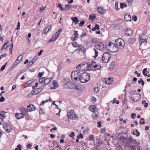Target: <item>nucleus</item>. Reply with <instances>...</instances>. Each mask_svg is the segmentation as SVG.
Returning a JSON list of instances; mask_svg holds the SVG:
<instances>
[{
	"mask_svg": "<svg viewBox=\"0 0 150 150\" xmlns=\"http://www.w3.org/2000/svg\"><path fill=\"white\" fill-rule=\"evenodd\" d=\"M116 45L110 42H107L105 43L107 48L112 52H115L119 49H122L124 47L125 42L124 40L120 38L115 40Z\"/></svg>",
	"mask_w": 150,
	"mask_h": 150,
	"instance_id": "nucleus-1",
	"label": "nucleus"
},
{
	"mask_svg": "<svg viewBox=\"0 0 150 150\" xmlns=\"http://www.w3.org/2000/svg\"><path fill=\"white\" fill-rule=\"evenodd\" d=\"M90 79L89 74L84 72L81 74L80 76L79 80L81 83H85L88 81Z\"/></svg>",
	"mask_w": 150,
	"mask_h": 150,
	"instance_id": "nucleus-2",
	"label": "nucleus"
},
{
	"mask_svg": "<svg viewBox=\"0 0 150 150\" xmlns=\"http://www.w3.org/2000/svg\"><path fill=\"white\" fill-rule=\"evenodd\" d=\"M81 73L78 70L73 71L71 73L72 79L76 81H78L81 75Z\"/></svg>",
	"mask_w": 150,
	"mask_h": 150,
	"instance_id": "nucleus-3",
	"label": "nucleus"
},
{
	"mask_svg": "<svg viewBox=\"0 0 150 150\" xmlns=\"http://www.w3.org/2000/svg\"><path fill=\"white\" fill-rule=\"evenodd\" d=\"M67 116L68 119L72 120L77 119L78 118L77 115L74 113V110H73L68 111L67 112Z\"/></svg>",
	"mask_w": 150,
	"mask_h": 150,
	"instance_id": "nucleus-4",
	"label": "nucleus"
},
{
	"mask_svg": "<svg viewBox=\"0 0 150 150\" xmlns=\"http://www.w3.org/2000/svg\"><path fill=\"white\" fill-rule=\"evenodd\" d=\"M110 58V55L108 53L105 52L104 53L102 57V61L105 63L108 62Z\"/></svg>",
	"mask_w": 150,
	"mask_h": 150,
	"instance_id": "nucleus-5",
	"label": "nucleus"
},
{
	"mask_svg": "<svg viewBox=\"0 0 150 150\" xmlns=\"http://www.w3.org/2000/svg\"><path fill=\"white\" fill-rule=\"evenodd\" d=\"M125 142L127 144L132 145L136 144V141L135 139H134L132 138V136H130L129 137L125 138Z\"/></svg>",
	"mask_w": 150,
	"mask_h": 150,
	"instance_id": "nucleus-6",
	"label": "nucleus"
},
{
	"mask_svg": "<svg viewBox=\"0 0 150 150\" xmlns=\"http://www.w3.org/2000/svg\"><path fill=\"white\" fill-rule=\"evenodd\" d=\"M94 45L97 49L100 50H103L104 48V46L103 44L99 41H96Z\"/></svg>",
	"mask_w": 150,
	"mask_h": 150,
	"instance_id": "nucleus-7",
	"label": "nucleus"
},
{
	"mask_svg": "<svg viewBox=\"0 0 150 150\" xmlns=\"http://www.w3.org/2000/svg\"><path fill=\"white\" fill-rule=\"evenodd\" d=\"M86 66H98V65L96 64L95 62L91 61L89 62H83L79 64L78 66H84L85 65Z\"/></svg>",
	"mask_w": 150,
	"mask_h": 150,
	"instance_id": "nucleus-8",
	"label": "nucleus"
},
{
	"mask_svg": "<svg viewBox=\"0 0 150 150\" xmlns=\"http://www.w3.org/2000/svg\"><path fill=\"white\" fill-rule=\"evenodd\" d=\"M66 88H74V84L68 79L66 81Z\"/></svg>",
	"mask_w": 150,
	"mask_h": 150,
	"instance_id": "nucleus-9",
	"label": "nucleus"
},
{
	"mask_svg": "<svg viewBox=\"0 0 150 150\" xmlns=\"http://www.w3.org/2000/svg\"><path fill=\"white\" fill-rule=\"evenodd\" d=\"M101 68V66H87L86 69L89 70L96 71L99 70Z\"/></svg>",
	"mask_w": 150,
	"mask_h": 150,
	"instance_id": "nucleus-10",
	"label": "nucleus"
},
{
	"mask_svg": "<svg viewBox=\"0 0 150 150\" xmlns=\"http://www.w3.org/2000/svg\"><path fill=\"white\" fill-rule=\"evenodd\" d=\"M36 109V108L33 104H30L27 106V112L35 110Z\"/></svg>",
	"mask_w": 150,
	"mask_h": 150,
	"instance_id": "nucleus-11",
	"label": "nucleus"
},
{
	"mask_svg": "<svg viewBox=\"0 0 150 150\" xmlns=\"http://www.w3.org/2000/svg\"><path fill=\"white\" fill-rule=\"evenodd\" d=\"M102 80L103 82L108 84L112 83L113 81V79L112 78H104Z\"/></svg>",
	"mask_w": 150,
	"mask_h": 150,
	"instance_id": "nucleus-12",
	"label": "nucleus"
},
{
	"mask_svg": "<svg viewBox=\"0 0 150 150\" xmlns=\"http://www.w3.org/2000/svg\"><path fill=\"white\" fill-rule=\"evenodd\" d=\"M23 58V55L21 54L19 55L17 59L14 63V66H17L19 64L22 59Z\"/></svg>",
	"mask_w": 150,
	"mask_h": 150,
	"instance_id": "nucleus-13",
	"label": "nucleus"
},
{
	"mask_svg": "<svg viewBox=\"0 0 150 150\" xmlns=\"http://www.w3.org/2000/svg\"><path fill=\"white\" fill-rule=\"evenodd\" d=\"M15 116L17 120H19L24 117V114L23 113L16 112L15 114Z\"/></svg>",
	"mask_w": 150,
	"mask_h": 150,
	"instance_id": "nucleus-14",
	"label": "nucleus"
},
{
	"mask_svg": "<svg viewBox=\"0 0 150 150\" xmlns=\"http://www.w3.org/2000/svg\"><path fill=\"white\" fill-rule=\"evenodd\" d=\"M97 11L100 14L103 15L106 12V10L102 7H99L97 8Z\"/></svg>",
	"mask_w": 150,
	"mask_h": 150,
	"instance_id": "nucleus-15",
	"label": "nucleus"
},
{
	"mask_svg": "<svg viewBox=\"0 0 150 150\" xmlns=\"http://www.w3.org/2000/svg\"><path fill=\"white\" fill-rule=\"evenodd\" d=\"M136 95L139 98L138 99H137L136 100H135V99L134 98V97H130V99L134 101V102H137L139 101L141 98V95L140 93H136Z\"/></svg>",
	"mask_w": 150,
	"mask_h": 150,
	"instance_id": "nucleus-16",
	"label": "nucleus"
},
{
	"mask_svg": "<svg viewBox=\"0 0 150 150\" xmlns=\"http://www.w3.org/2000/svg\"><path fill=\"white\" fill-rule=\"evenodd\" d=\"M124 19L126 21H130L131 20V16L130 14L127 13L125 15Z\"/></svg>",
	"mask_w": 150,
	"mask_h": 150,
	"instance_id": "nucleus-17",
	"label": "nucleus"
},
{
	"mask_svg": "<svg viewBox=\"0 0 150 150\" xmlns=\"http://www.w3.org/2000/svg\"><path fill=\"white\" fill-rule=\"evenodd\" d=\"M125 31L126 35L128 36H131L133 33L132 30L130 29L126 28L125 30Z\"/></svg>",
	"mask_w": 150,
	"mask_h": 150,
	"instance_id": "nucleus-18",
	"label": "nucleus"
},
{
	"mask_svg": "<svg viewBox=\"0 0 150 150\" xmlns=\"http://www.w3.org/2000/svg\"><path fill=\"white\" fill-rule=\"evenodd\" d=\"M98 113L97 110L95 111H94L92 115V118L95 120H96L98 117Z\"/></svg>",
	"mask_w": 150,
	"mask_h": 150,
	"instance_id": "nucleus-19",
	"label": "nucleus"
},
{
	"mask_svg": "<svg viewBox=\"0 0 150 150\" xmlns=\"http://www.w3.org/2000/svg\"><path fill=\"white\" fill-rule=\"evenodd\" d=\"M52 77L50 78H46V79H44V83L45 85H47L49 83H50V82L52 80Z\"/></svg>",
	"mask_w": 150,
	"mask_h": 150,
	"instance_id": "nucleus-20",
	"label": "nucleus"
},
{
	"mask_svg": "<svg viewBox=\"0 0 150 150\" xmlns=\"http://www.w3.org/2000/svg\"><path fill=\"white\" fill-rule=\"evenodd\" d=\"M96 105H93L90 106L88 108L89 110L94 112L95 111L97 110L98 109L96 108Z\"/></svg>",
	"mask_w": 150,
	"mask_h": 150,
	"instance_id": "nucleus-21",
	"label": "nucleus"
},
{
	"mask_svg": "<svg viewBox=\"0 0 150 150\" xmlns=\"http://www.w3.org/2000/svg\"><path fill=\"white\" fill-rule=\"evenodd\" d=\"M84 88V87L81 85L78 86L74 85V89H75L76 90L80 91L83 90Z\"/></svg>",
	"mask_w": 150,
	"mask_h": 150,
	"instance_id": "nucleus-22",
	"label": "nucleus"
},
{
	"mask_svg": "<svg viewBox=\"0 0 150 150\" xmlns=\"http://www.w3.org/2000/svg\"><path fill=\"white\" fill-rule=\"evenodd\" d=\"M71 20L73 21V22L74 23V24L75 25H76L78 24L79 23V21L77 17H74L71 18Z\"/></svg>",
	"mask_w": 150,
	"mask_h": 150,
	"instance_id": "nucleus-23",
	"label": "nucleus"
},
{
	"mask_svg": "<svg viewBox=\"0 0 150 150\" xmlns=\"http://www.w3.org/2000/svg\"><path fill=\"white\" fill-rule=\"evenodd\" d=\"M135 40L136 39L135 38H130L128 39L127 41L129 44L132 45L134 43Z\"/></svg>",
	"mask_w": 150,
	"mask_h": 150,
	"instance_id": "nucleus-24",
	"label": "nucleus"
},
{
	"mask_svg": "<svg viewBox=\"0 0 150 150\" xmlns=\"http://www.w3.org/2000/svg\"><path fill=\"white\" fill-rule=\"evenodd\" d=\"M58 36H58L56 34H55L54 35H53L52 38L50 40H49V42H51L56 40Z\"/></svg>",
	"mask_w": 150,
	"mask_h": 150,
	"instance_id": "nucleus-25",
	"label": "nucleus"
},
{
	"mask_svg": "<svg viewBox=\"0 0 150 150\" xmlns=\"http://www.w3.org/2000/svg\"><path fill=\"white\" fill-rule=\"evenodd\" d=\"M51 28V26L50 25H49L43 30L42 33L43 34L46 33Z\"/></svg>",
	"mask_w": 150,
	"mask_h": 150,
	"instance_id": "nucleus-26",
	"label": "nucleus"
},
{
	"mask_svg": "<svg viewBox=\"0 0 150 150\" xmlns=\"http://www.w3.org/2000/svg\"><path fill=\"white\" fill-rule=\"evenodd\" d=\"M71 44L74 47H80L81 46L80 44H79L76 42H72Z\"/></svg>",
	"mask_w": 150,
	"mask_h": 150,
	"instance_id": "nucleus-27",
	"label": "nucleus"
},
{
	"mask_svg": "<svg viewBox=\"0 0 150 150\" xmlns=\"http://www.w3.org/2000/svg\"><path fill=\"white\" fill-rule=\"evenodd\" d=\"M145 43L146 44L147 43V40L146 39H141L140 40L139 44H140V46H141L142 43Z\"/></svg>",
	"mask_w": 150,
	"mask_h": 150,
	"instance_id": "nucleus-28",
	"label": "nucleus"
},
{
	"mask_svg": "<svg viewBox=\"0 0 150 150\" xmlns=\"http://www.w3.org/2000/svg\"><path fill=\"white\" fill-rule=\"evenodd\" d=\"M52 84L53 85L54 88V89H56L57 88L58 86H57V83L56 81V80H54L52 82Z\"/></svg>",
	"mask_w": 150,
	"mask_h": 150,
	"instance_id": "nucleus-29",
	"label": "nucleus"
},
{
	"mask_svg": "<svg viewBox=\"0 0 150 150\" xmlns=\"http://www.w3.org/2000/svg\"><path fill=\"white\" fill-rule=\"evenodd\" d=\"M24 114V116H25V117L27 120H30V118L29 117V114L26 112Z\"/></svg>",
	"mask_w": 150,
	"mask_h": 150,
	"instance_id": "nucleus-30",
	"label": "nucleus"
},
{
	"mask_svg": "<svg viewBox=\"0 0 150 150\" xmlns=\"http://www.w3.org/2000/svg\"><path fill=\"white\" fill-rule=\"evenodd\" d=\"M96 18V16L95 14H94L93 15H90L89 16V19L90 20L92 19L93 21Z\"/></svg>",
	"mask_w": 150,
	"mask_h": 150,
	"instance_id": "nucleus-31",
	"label": "nucleus"
},
{
	"mask_svg": "<svg viewBox=\"0 0 150 150\" xmlns=\"http://www.w3.org/2000/svg\"><path fill=\"white\" fill-rule=\"evenodd\" d=\"M86 35V33H85L82 35H81V41H84L85 40V37Z\"/></svg>",
	"mask_w": 150,
	"mask_h": 150,
	"instance_id": "nucleus-32",
	"label": "nucleus"
},
{
	"mask_svg": "<svg viewBox=\"0 0 150 150\" xmlns=\"http://www.w3.org/2000/svg\"><path fill=\"white\" fill-rule=\"evenodd\" d=\"M35 90L37 91L36 94H38L42 91L43 90V88L42 87H40L38 88H36L35 89Z\"/></svg>",
	"mask_w": 150,
	"mask_h": 150,
	"instance_id": "nucleus-33",
	"label": "nucleus"
},
{
	"mask_svg": "<svg viewBox=\"0 0 150 150\" xmlns=\"http://www.w3.org/2000/svg\"><path fill=\"white\" fill-rule=\"evenodd\" d=\"M147 69L146 68H144L143 70V71H142L143 74L145 76H147V74L149 73V71H147Z\"/></svg>",
	"mask_w": 150,
	"mask_h": 150,
	"instance_id": "nucleus-34",
	"label": "nucleus"
},
{
	"mask_svg": "<svg viewBox=\"0 0 150 150\" xmlns=\"http://www.w3.org/2000/svg\"><path fill=\"white\" fill-rule=\"evenodd\" d=\"M12 130V128H11L10 126L8 125L7 129H6V132L9 133Z\"/></svg>",
	"mask_w": 150,
	"mask_h": 150,
	"instance_id": "nucleus-35",
	"label": "nucleus"
},
{
	"mask_svg": "<svg viewBox=\"0 0 150 150\" xmlns=\"http://www.w3.org/2000/svg\"><path fill=\"white\" fill-rule=\"evenodd\" d=\"M99 26L98 25L96 24L95 25V26L92 29V31H94L96 30H99Z\"/></svg>",
	"mask_w": 150,
	"mask_h": 150,
	"instance_id": "nucleus-36",
	"label": "nucleus"
},
{
	"mask_svg": "<svg viewBox=\"0 0 150 150\" xmlns=\"http://www.w3.org/2000/svg\"><path fill=\"white\" fill-rule=\"evenodd\" d=\"M6 112H5L4 111H2L1 113H0V116H1L4 118L6 117V115L5 114V113H6Z\"/></svg>",
	"mask_w": 150,
	"mask_h": 150,
	"instance_id": "nucleus-37",
	"label": "nucleus"
},
{
	"mask_svg": "<svg viewBox=\"0 0 150 150\" xmlns=\"http://www.w3.org/2000/svg\"><path fill=\"white\" fill-rule=\"evenodd\" d=\"M20 110L21 112V113H23V114L27 112L25 108L24 107L20 108Z\"/></svg>",
	"mask_w": 150,
	"mask_h": 150,
	"instance_id": "nucleus-38",
	"label": "nucleus"
},
{
	"mask_svg": "<svg viewBox=\"0 0 150 150\" xmlns=\"http://www.w3.org/2000/svg\"><path fill=\"white\" fill-rule=\"evenodd\" d=\"M33 81H32V80H30L26 82V84L27 85H28V86H31V85L33 83Z\"/></svg>",
	"mask_w": 150,
	"mask_h": 150,
	"instance_id": "nucleus-39",
	"label": "nucleus"
},
{
	"mask_svg": "<svg viewBox=\"0 0 150 150\" xmlns=\"http://www.w3.org/2000/svg\"><path fill=\"white\" fill-rule=\"evenodd\" d=\"M115 66H107V68L110 71H112L115 68Z\"/></svg>",
	"mask_w": 150,
	"mask_h": 150,
	"instance_id": "nucleus-40",
	"label": "nucleus"
},
{
	"mask_svg": "<svg viewBox=\"0 0 150 150\" xmlns=\"http://www.w3.org/2000/svg\"><path fill=\"white\" fill-rule=\"evenodd\" d=\"M118 2L117 1H116L115 2V9L117 11H118L120 9V8H118Z\"/></svg>",
	"mask_w": 150,
	"mask_h": 150,
	"instance_id": "nucleus-41",
	"label": "nucleus"
},
{
	"mask_svg": "<svg viewBox=\"0 0 150 150\" xmlns=\"http://www.w3.org/2000/svg\"><path fill=\"white\" fill-rule=\"evenodd\" d=\"M25 71V69H22L17 74V75L18 76H19Z\"/></svg>",
	"mask_w": 150,
	"mask_h": 150,
	"instance_id": "nucleus-42",
	"label": "nucleus"
},
{
	"mask_svg": "<svg viewBox=\"0 0 150 150\" xmlns=\"http://www.w3.org/2000/svg\"><path fill=\"white\" fill-rule=\"evenodd\" d=\"M7 45V43L5 42V43H4L2 47H1V50L2 51L4 49H6L7 47L8 46H6V47H5V46H6Z\"/></svg>",
	"mask_w": 150,
	"mask_h": 150,
	"instance_id": "nucleus-43",
	"label": "nucleus"
},
{
	"mask_svg": "<svg viewBox=\"0 0 150 150\" xmlns=\"http://www.w3.org/2000/svg\"><path fill=\"white\" fill-rule=\"evenodd\" d=\"M39 114L40 115L43 114L44 115L45 114V112H44L42 109L41 108H40L39 109Z\"/></svg>",
	"mask_w": 150,
	"mask_h": 150,
	"instance_id": "nucleus-44",
	"label": "nucleus"
},
{
	"mask_svg": "<svg viewBox=\"0 0 150 150\" xmlns=\"http://www.w3.org/2000/svg\"><path fill=\"white\" fill-rule=\"evenodd\" d=\"M137 91H136L134 90H132L130 91L129 94L131 95H132L136 93V95Z\"/></svg>",
	"mask_w": 150,
	"mask_h": 150,
	"instance_id": "nucleus-45",
	"label": "nucleus"
},
{
	"mask_svg": "<svg viewBox=\"0 0 150 150\" xmlns=\"http://www.w3.org/2000/svg\"><path fill=\"white\" fill-rule=\"evenodd\" d=\"M21 145L20 144L17 145V147L16 148L15 150H21Z\"/></svg>",
	"mask_w": 150,
	"mask_h": 150,
	"instance_id": "nucleus-46",
	"label": "nucleus"
},
{
	"mask_svg": "<svg viewBox=\"0 0 150 150\" xmlns=\"http://www.w3.org/2000/svg\"><path fill=\"white\" fill-rule=\"evenodd\" d=\"M100 88L99 87H96L94 89V92L96 93H97L99 92Z\"/></svg>",
	"mask_w": 150,
	"mask_h": 150,
	"instance_id": "nucleus-47",
	"label": "nucleus"
},
{
	"mask_svg": "<svg viewBox=\"0 0 150 150\" xmlns=\"http://www.w3.org/2000/svg\"><path fill=\"white\" fill-rule=\"evenodd\" d=\"M94 136L93 135H90L89 137V140L93 141L94 139Z\"/></svg>",
	"mask_w": 150,
	"mask_h": 150,
	"instance_id": "nucleus-48",
	"label": "nucleus"
},
{
	"mask_svg": "<svg viewBox=\"0 0 150 150\" xmlns=\"http://www.w3.org/2000/svg\"><path fill=\"white\" fill-rule=\"evenodd\" d=\"M44 73V72L43 71H42L41 72H40L38 75V78H40L43 76Z\"/></svg>",
	"mask_w": 150,
	"mask_h": 150,
	"instance_id": "nucleus-49",
	"label": "nucleus"
},
{
	"mask_svg": "<svg viewBox=\"0 0 150 150\" xmlns=\"http://www.w3.org/2000/svg\"><path fill=\"white\" fill-rule=\"evenodd\" d=\"M45 77H42L40 78L39 79V82L40 83H42L44 82V81H42V79H45Z\"/></svg>",
	"mask_w": 150,
	"mask_h": 150,
	"instance_id": "nucleus-50",
	"label": "nucleus"
},
{
	"mask_svg": "<svg viewBox=\"0 0 150 150\" xmlns=\"http://www.w3.org/2000/svg\"><path fill=\"white\" fill-rule=\"evenodd\" d=\"M97 41H96V39L94 38L91 39L90 41V43L91 44H93L94 42L95 43V42Z\"/></svg>",
	"mask_w": 150,
	"mask_h": 150,
	"instance_id": "nucleus-51",
	"label": "nucleus"
},
{
	"mask_svg": "<svg viewBox=\"0 0 150 150\" xmlns=\"http://www.w3.org/2000/svg\"><path fill=\"white\" fill-rule=\"evenodd\" d=\"M3 126L4 129L6 131V129H7L8 124L6 123H5V124L3 125Z\"/></svg>",
	"mask_w": 150,
	"mask_h": 150,
	"instance_id": "nucleus-52",
	"label": "nucleus"
},
{
	"mask_svg": "<svg viewBox=\"0 0 150 150\" xmlns=\"http://www.w3.org/2000/svg\"><path fill=\"white\" fill-rule=\"evenodd\" d=\"M99 146H99V145H98L96 144L94 147V149L96 150H100Z\"/></svg>",
	"mask_w": 150,
	"mask_h": 150,
	"instance_id": "nucleus-53",
	"label": "nucleus"
},
{
	"mask_svg": "<svg viewBox=\"0 0 150 150\" xmlns=\"http://www.w3.org/2000/svg\"><path fill=\"white\" fill-rule=\"evenodd\" d=\"M74 135H75V134L74 132H71V134H70L69 135V136L70 137H71L72 138H74Z\"/></svg>",
	"mask_w": 150,
	"mask_h": 150,
	"instance_id": "nucleus-54",
	"label": "nucleus"
},
{
	"mask_svg": "<svg viewBox=\"0 0 150 150\" xmlns=\"http://www.w3.org/2000/svg\"><path fill=\"white\" fill-rule=\"evenodd\" d=\"M34 62V60H32L30 61L29 62H28V64H27V66H28V65H30V66H31Z\"/></svg>",
	"mask_w": 150,
	"mask_h": 150,
	"instance_id": "nucleus-55",
	"label": "nucleus"
},
{
	"mask_svg": "<svg viewBox=\"0 0 150 150\" xmlns=\"http://www.w3.org/2000/svg\"><path fill=\"white\" fill-rule=\"evenodd\" d=\"M78 38L76 36H74V37H73L71 38V40L73 41H74L76 40Z\"/></svg>",
	"mask_w": 150,
	"mask_h": 150,
	"instance_id": "nucleus-56",
	"label": "nucleus"
},
{
	"mask_svg": "<svg viewBox=\"0 0 150 150\" xmlns=\"http://www.w3.org/2000/svg\"><path fill=\"white\" fill-rule=\"evenodd\" d=\"M132 20L133 21H136L137 20V17L136 16H133L132 17Z\"/></svg>",
	"mask_w": 150,
	"mask_h": 150,
	"instance_id": "nucleus-57",
	"label": "nucleus"
},
{
	"mask_svg": "<svg viewBox=\"0 0 150 150\" xmlns=\"http://www.w3.org/2000/svg\"><path fill=\"white\" fill-rule=\"evenodd\" d=\"M84 23H85V21H82L79 23V25L81 27L82 26H83V25L84 24Z\"/></svg>",
	"mask_w": 150,
	"mask_h": 150,
	"instance_id": "nucleus-58",
	"label": "nucleus"
},
{
	"mask_svg": "<svg viewBox=\"0 0 150 150\" xmlns=\"http://www.w3.org/2000/svg\"><path fill=\"white\" fill-rule=\"evenodd\" d=\"M77 137L78 139H80V138L83 139V136L82 134L81 133L79 135L77 136Z\"/></svg>",
	"mask_w": 150,
	"mask_h": 150,
	"instance_id": "nucleus-59",
	"label": "nucleus"
},
{
	"mask_svg": "<svg viewBox=\"0 0 150 150\" xmlns=\"http://www.w3.org/2000/svg\"><path fill=\"white\" fill-rule=\"evenodd\" d=\"M127 2L128 5L130 6L131 5L133 1L134 0H127Z\"/></svg>",
	"mask_w": 150,
	"mask_h": 150,
	"instance_id": "nucleus-60",
	"label": "nucleus"
},
{
	"mask_svg": "<svg viewBox=\"0 0 150 150\" xmlns=\"http://www.w3.org/2000/svg\"><path fill=\"white\" fill-rule=\"evenodd\" d=\"M62 28L58 30V32H56L55 34H56L58 36H59V35L60 33V32L62 31Z\"/></svg>",
	"mask_w": 150,
	"mask_h": 150,
	"instance_id": "nucleus-61",
	"label": "nucleus"
},
{
	"mask_svg": "<svg viewBox=\"0 0 150 150\" xmlns=\"http://www.w3.org/2000/svg\"><path fill=\"white\" fill-rule=\"evenodd\" d=\"M98 124L97 127H101V122L100 121L98 122H97Z\"/></svg>",
	"mask_w": 150,
	"mask_h": 150,
	"instance_id": "nucleus-62",
	"label": "nucleus"
},
{
	"mask_svg": "<svg viewBox=\"0 0 150 150\" xmlns=\"http://www.w3.org/2000/svg\"><path fill=\"white\" fill-rule=\"evenodd\" d=\"M5 100V98L3 96H1L0 98V101L1 102H3Z\"/></svg>",
	"mask_w": 150,
	"mask_h": 150,
	"instance_id": "nucleus-63",
	"label": "nucleus"
},
{
	"mask_svg": "<svg viewBox=\"0 0 150 150\" xmlns=\"http://www.w3.org/2000/svg\"><path fill=\"white\" fill-rule=\"evenodd\" d=\"M136 117V115L134 113H132L131 114V117L132 119L135 118Z\"/></svg>",
	"mask_w": 150,
	"mask_h": 150,
	"instance_id": "nucleus-64",
	"label": "nucleus"
}]
</instances>
